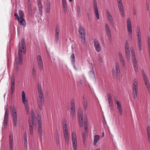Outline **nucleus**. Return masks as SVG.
<instances>
[{"label":"nucleus","instance_id":"nucleus-1","mask_svg":"<svg viewBox=\"0 0 150 150\" xmlns=\"http://www.w3.org/2000/svg\"><path fill=\"white\" fill-rule=\"evenodd\" d=\"M37 86L39 96V99L38 100V104L39 109L41 110L42 109V106L44 103V98L42 89L41 84L38 83L37 84Z\"/></svg>","mask_w":150,"mask_h":150},{"label":"nucleus","instance_id":"nucleus-2","mask_svg":"<svg viewBox=\"0 0 150 150\" xmlns=\"http://www.w3.org/2000/svg\"><path fill=\"white\" fill-rule=\"evenodd\" d=\"M21 44V48L23 50H21L19 48V65H21L22 64L23 56L21 53L22 52L24 54H25L26 52V47L25 38H23L22 39Z\"/></svg>","mask_w":150,"mask_h":150},{"label":"nucleus","instance_id":"nucleus-3","mask_svg":"<svg viewBox=\"0 0 150 150\" xmlns=\"http://www.w3.org/2000/svg\"><path fill=\"white\" fill-rule=\"evenodd\" d=\"M63 128L64 135L66 143L68 144L69 142V133L67 129V124L65 121L63 122Z\"/></svg>","mask_w":150,"mask_h":150},{"label":"nucleus","instance_id":"nucleus-4","mask_svg":"<svg viewBox=\"0 0 150 150\" xmlns=\"http://www.w3.org/2000/svg\"><path fill=\"white\" fill-rule=\"evenodd\" d=\"M24 13L23 11H19V25L21 26V30H24V28L26 26Z\"/></svg>","mask_w":150,"mask_h":150},{"label":"nucleus","instance_id":"nucleus-5","mask_svg":"<svg viewBox=\"0 0 150 150\" xmlns=\"http://www.w3.org/2000/svg\"><path fill=\"white\" fill-rule=\"evenodd\" d=\"M132 94L134 99H136L138 91V82L137 79L134 78L132 87Z\"/></svg>","mask_w":150,"mask_h":150},{"label":"nucleus","instance_id":"nucleus-6","mask_svg":"<svg viewBox=\"0 0 150 150\" xmlns=\"http://www.w3.org/2000/svg\"><path fill=\"white\" fill-rule=\"evenodd\" d=\"M79 33L80 36L81 41L82 44H84L85 41L86 32L84 27L82 26L79 27Z\"/></svg>","mask_w":150,"mask_h":150},{"label":"nucleus","instance_id":"nucleus-7","mask_svg":"<svg viewBox=\"0 0 150 150\" xmlns=\"http://www.w3.org/2000/svg\"><path fill=\"white\" fill-rule=\"evenodd\" d=\"M10 108L11 111L12 112L13 125L15 127H16L17 125V117L16 113V108L14 106L13 108H12V106H11Z\"/></svg>","mask_w":150,"mask_h":150},{"label":"nucleus","instance_id":"nucleus-8","mask_svg":"<svg viewBox=\"0 0 150 150\" xmlns=\"http://www.w3.org/2000/svg\"><path fill=\"white\" fill-rule=\"evenodd\" d=\"M84 127H85L84 132L82 133V139L83 144L85 145L86 143V137L87 136L88 134V131L87 130V120H84Z\"/></svg>","mask_w":150,"mask_h":150},{"label":"nucleus","instance_id":"nucleus-9","mask_svg":"<svg viewBox=\"0 0 150 150\" xmlns=\"http://www.w3.org/2000/svg\"><path fill=\"white\" fill-rule=\"evenodd\" d=\"M142 73L144 81L147 87L149 94L150 95V85L148 78L144 70H142Z\"/></svg>","mask_w":150,"mask_h":150},{"label":"nucleus","instance_id":"nucleus-10","mask_svg":"<svg viewBox=\"0 0 150 150\" xmlns=\"http://www.w3.org/2000/svg\"><path fill=\"white\" fill-rule=\"evenodd\" d=\"M71 141L74 150H76L77 147V140L76 135L74 132H73L71 134Z\"/></svg>","mask_w":150,"mask_h":150},{"label":"nucleus","instance_id":"nucleus-11","mask_svg":"<svg viewBox=\"0 0 150 150\" xmlns=\"http://www.w3.org/2000/svg\"><path fill=\"white\" fill-rule=\"evenodd\" d=\"M93 6L95 15L97 19H99V15L96 0H93Z\"/></svg>","mask_w":150,"mask_h":150},{"label":"nucleus","instance_id":"nucleus-12","mask_svg":"<svg viewBox=\"0 0 150 150\" xmlns=\"http://www.w3.org/2000/svg\"><path fill=\"white\" fill-rule=\"evenodd\" d=\"M22 100L23 103L24 104L25 110L28 114L29 113V108L27 100L26 99L25 93L24 91L22 92Z\"/></svg>","mask_w":150,"mask_h":150},{"label":"nucleus","instance_id":"nucleus-13","mask_svg":"<svg viewBox=\"0 0 150 150\" xmlns=\"http://www.w3.org/2000/svg\"><path fill=\"white\" fill-rule=\"evenodd\" d=\"M118 7L122 16L124 17L125 16L124 9L122 0H117Z\"/></svg>","mask_w":150,"mask_h":150},{"label":"nucleus","instance_id":"nucleus-14","mask_svg":"<svg viewBox=\"0 0 150 150\" xmlns=\"http://www.w3.org/2000/svg\"><path fill=\"white\" fill-rule=\"evenodd\" d=\"M37 64L39 68L41 71L43 70V63L41 57L40 55H38L37 57Z\"/></svg>","mask_w":150,"mask_h":150},{"label":"nucleus","instance_id":"nucleus-15","mask_svg":"<svg viewBox=\"0 0 150 150\" xmlns=\"http://www.w3.org/2000/svg\"><path fill=\"white\" fill-rule=\"evenodd\" d=\"M127 28L128 33L131 36L132 33V28L131 19L129 17L127 19Z\"/></svg>","mask_w":150,"mask_h":150},{"label":"nucleus","instance_id":"nucleus-16","mask_svg":"<svg viewBox=\"0 0 150 150\" xmlns=\"http://www.w3.org/2000/svg\"><path fill=\"white\" fill-rule=\"evenodd\" d=\"M78 118L79 126L80 127H82L83 125V111L81 110H80L78 111Z\"/></svg>","mask_w":150,"mask_h":150},{"label":"nucleus","instance_id":"nucleus-17","mask_svg":"<svg viewBox=\"0 0 150 150\" xmlns=\"http://www.w3.org/2000/svg\"><path fill=\"white\" fill-rule=\"evenodd\" d=\"M36 125V122H34L31 120L29 121V129L30 135L33 134L34 128V126L35 127Z\"/></svg>","mask_w":150,"mask_h":150},{"label":"nucleus","instance_id":"nucleus-18","mask_svg":"<svg viewBox=\"0 0 150 150\" xmlns=\"http://www.w3.org/2000/svg\"><path fill=\"white\" fill-rule=\"evenodd\" d=\"M106 12L108 20L110 23L112 25V26L113 27L114 23L112 17L110 12L108 9L106 10Z\"/></svg>","mask_w":150,"mask_h":150},{"label":"nucleus","instance_id":"nucleus-19","mask_svg":"<svg viewBox=\"0 0 150 150\" xmlns=\"http://www.w3.org/2000/svg\"><path fill=\"white\" fill-rule=\"evenodd\" d=\"M105 30L106 34L108 37V39L109 40H110L112 37L111 31L109 25L107 23L105 24Z\"/></svg>","mask_w":150,"mask_h":150},{"label":"nucleus","instance_id":"nucleus-20","mask_svg":"<svg viewBox=\"0 0 150 150\" xmlns=\"http://www.w3.org/2000/svg\"><path fill=\"white\" fill-rule=\"evenodd\" d=\"M38 134L41 140H42V135L43 134V131L42 128V124L41 121L39 120L38 122Z\"/></svg>","mask_w":150,"mask_h":150},{"label":"nucleus","instance_id":"nucleus-21","mask_svg":"<svg viewBox=\"0 0 150 150\" xmlns=\"http://www.w3.org/2000/svg\"><path fill=\"white\" fill-rule=\"evenodd\" d=\"M129 44L127 41L126 42L125 49L126 58L129 59L130 58V54L129 52Z\"/></svg>","mask_w":150,"mask_h":150},{"label":"nucleus","instance_id":"nucleus-22","mask_svg":"<svg viewBox=\"0 0 150 150\" xmlns=\"http://www.w3.org/2000/svg\"><path fill=\"white\" fill-rule=\"evenodd\" d=\"M94 46L96 51L97 52H99L101 50V46L99 41L96 39L94 40Z\"/></svg>","mask_w":150,"mask_h":150},{"label":"nucleus","instance_id":"nucleus-23","mask_svg":"<svg viewBox=\"0 0 150 150\" xmlns=\"http://www.w3.org/2000/svg\"><path fill=\"white\" fill-rule=\"evenodd\" d=\"M71 115H72L73 117L75 116V105L74 103V100L72 99L71 101Z\"/></svg>","mask_w":150,"mask_h":150},{"label":"nucleus","instance_id":"nucleus-24","mask_svg":"<svg viewBox=\"0 0 150 150\" xmlns=\"http://www.w3.org/2000/svg\"><path fill=\"white\" fill-rule=\"evenodd\" d=\"M119 59L122 67L126 69L125 64L123 57L120 52L118 53Z\"/></svg>","mask_w":150,"mask_h":150},{"label":"nucleus","instance_id":"nucleus-25","mask_svg":"<svg viewBox=\"0 0 150 150\" xmlns=\"http://www.w3.org/2000/svg\"><path fill=\"white\" fill-rule=\"evenodd\" d=\"M59 31V27L57 26L56 27L55 31V39L56 42L57 43L58 42Z\"/></svg>","mask_w":150,"mask_h":150},{"label":"nucleus","instance_id":"nucleus-26","mask_svg":"<svg viewBox=\"0 0 150 150\" xmlns=\"http://www.w3.org/2000/svg\"><path fill=\"white\" fill-rule=\"evenodd\" d=\"M132 61L133 62V66L135 71H137L138 70V64L136 57H132Z\"/></svg>","mask_w":150,"mask_h":150},{"label":"nucleus","instance_id":"nucleus-27","mask_svg":"<svg viewBox=\"0 0 150 150\" xmlns=\"http://www.w3.org/2000/svg\"><path fill=\"white\" fill-rule=\"evenodd\" d=\"M137 38L138 43V46L139 49L140 51L142 50V43L141 42L142 38L141 34H137Z\"/></svg>","mask_w":150,"mask_h":150},{"label":"nucleus","instance_id":"nucleus-28","mask_svg":"<svg viewBox=\"0 0 150 150\" xmlns=\"http://www.w3.org/2000/svg\"><path fill=\"white\" fill-rule=\"evenodd\" d=\"M115 71L117 77L119 79L120 71L119 64L118 63H116L115 64Z\"/></svg>","mask_w":150,"mask_h":150},{"label":"nucleus","instance_id":"nucleus-29","mask_svg":"<svg viewBox=\"0 0 150 150\" xmlns=\"http://www.w3.org/2000/svg\"><path fill=\"white\" fill-rule=\"evenodd\" d=\"M116 104L119 114L120 115H122V111L121 103L119 102H117Z\"/></svg>","mask_w":150,"mask_h":150},{"label":"nucleus","instance_id":"nucleus-30","mask_svg":"<svg viewBox=\"0 0 150 150\" xmlns=\"http://www.w3.org/2000/svg\"><path fill=\"white\" fill-rule=\"evenodd\" d=\"M108 102L110 107H112L113 106V103L112 100V98L111 94L109 93L108 95Z\"/></svg>","mask_w":150,"mask_h":150},{"label":"nucleus","instance_id":"nucleus-31","mask_svg":"<svg viewBox=\"0 0 150 150\" xmlns=\"http://www.w3.org/2000/svg\"><path fill=\"white\" fill-rule=\"evenodd\" d=\"M45 8L46 12L49 13L50 9V2L47 1L46 3Z\"/></svg>","mask_w":150,"mask_h":150},{"label":"nucleus","instance_id":"nucleus-32","mask_svg":"<svg viewBox=\"0 0 150 150\" xmlns=\"http://www.w3.org/2000/svg\"><path fill=\"white\" fill-rule=\"evenodd\" d=\"M100 136L98 135H95L94 136V139L93 140V144L96 145L98 142L100 140Z\"/></svg>","mask_w":150,"mask_h":150},{"label":"nucleus","instance_id":"nucleus-33","mask_svg":"<svg viewBox=\"0 0 150 150\" xmlns=\"http://www.w3.org/2000/svg\"><path fill=\"white\" fill-rule=\"evenodd\" d=\"M38 4L39 7L40 13H41V14L42 15V5L41 2L40 0H38Z\"/></svg>","mask_w":150,"mask_h":150},{"label":"nucleus","instance_id":"nucleus-34","mask_svg":"<svg viewBox=\"0 0 150 150\" xmlns=\"http://www.w3.org/2000/svg\"><path fill=\"white\" fill-rule=\"evenodd\" d=\"M24 146L27 148V134L26 132H25L24 135Z\"/></svg>","mask_w":150,"mask_h":150},{"label":"nucleus","instance_id":"nucleus-35","mask_svg":"<svg viewBox=\"0 0 150 150\" xmlns=\"http://www.w3.org/2000/svg\"><path fill=\"white\" fill-rule=\"evenodd\" d=\"M13 136L12 135H10L9 136V145L10 149V150H12L13 145Z\"/></svg>","mask_w":150,"mask_h":150},{"label":"nucleus","instance_id":"nucleus-36","mask_svg":"<svg viewBox=\"0 0 150 150\" xmlns=\"http://www.w3.org/2000/svg\"><path fill=\"white\" fill-rule=\"evenodd\" d=\"M7 110V108H6V111L4 118V121H8V110Z\"/></svg>","mask_w":150,"mask_h":150},{"label":"nucleus","instance_id":"nucleus-37","mask_svg":"<svg viewBox=\"0 0 150 150\" xmlns=\"http://www.w3.org/2000/svg\"><path fill=\"white\" fill-rule=\"evenodd\" d=\"M32 118H29V121L31 120L34 122H36V119L35 118V116L34 113H31Z\"/></svg>","mask_w":150,"mask_h":150},{"label":"nucleus","instance_id":"nucleus-38","mask_svg":"<svg viewBox=\"0 0 150 150\" xmlns=\"http://www.w3.org/2000/svg\"><path fill=\"white\" fill-rule=\"evenodd\" d=\"M11 92L12 93H13L14 92V81L13 79H12L11 81Z\"/></svg>","mask_w":150,"mask_h":150},{"label":"nucleus","instance_id":"nucleus-39","mask_svg":"<svg viewBox=\"0 0 150 150\" xmlns=\"http://www.w3.org/2000/svg\"><path fill=\"white\" fill-rule=\"evenodd\" d=\"M147 132L149 141L150 143V126H149L147 129Z\"/></svg>","mask_w":150,"mask_h":150},{"label":"nucleus","instance_id":"nucleus-40","mask_svg":"<svg viewBox=\"0 0 150 150\" xmlns=\"http://www.w3.org/2000/svg\"><path fill=\"white\" fill-rule=\"evenodd\" d=\"M130 51L131 52L132 57H136L135 53L134 51V49L133 47H130Z\"/></svg>","mask_w":150,"mask_h":150},{"label":"nucleus","instance_id":"nucleus-41","mask_svg":"<svg viewBox=\"0 0 150 150\" xmlns=\"http://www.w3.org/2000/svg\"><path fill=\"white\" fill-rule=\"evenodd\" d=\"M62 5L64 11L66 10L67 4L66 0H62Z\"/></svg>","mask_w":150,"mask_h":150},{"label":"nucleus","instance_id":"nucleus-42","mask_svg":"<svg viewBox=\"0 0 150 150\" xmlns=\"http://www.w3.org/2000/svg\"><path fill=\"white\" fill-rule=\"evenodd\" d=\"M71 61L74 63L75 60V55L74 53L72 54L70 57Z\"/></svg>","mask_w":150,"mask_h":150},{"label":"nucleus","instance_id":"nucleus-43","mask_svg":"<svg viewBox=\"0 0 150 150\" xmlns=\"http://www.w3.org/2000/svg\"><path fill=\"white\" fill-rule=\"evenodd\" d=\"M16 63V70L18 71V59L17 57H16V58L15 59Z\"/></svg>","mask_w":150,"mask_h":150},{"label":"nucleus","instance_id":"nucleus-44","mask_svg":"<svg viewBox=\"0 0 150 150\" xmlns=\"http://www.w3.org/2000/svg\"><path fill=\"white\" fill-rule=\"evenodd\" d=\"M28 11L29 12V13L31 14H32V7L31 6V5L30 4H28Z\"/></svg>","mask_w":150,"mask_h":150},{"label":"nucleus","instance_id":"nucleus-45","mask_svg":"<svg viewBox=\"0 0 150 150\" xmlns=\"http://www.w3.org/2000/svg\"><path fill=\"white\" fill-rule=\"evenodd\" d=\"M32 74L33 77H35L36 75V70L34 67H33L32 70Z\"/></svg>","mask_w":150,"mask_h":150},{"label":"nucleus","instance_id":"nucleus-46","mask_svg":"<svg viewBox=\"0 0 150 150\" xmlns=\"http://www.w3.org/2000/svg\"><path fill=\"white\" fill-rule=\"evenodd\" d=\"M84 100L83 101V106H87V103L86 100L84 99V97H83Z\"/></svg>","mask_w":150,"mask_h":150},{"label":"nucleus","instance_id":"nucleus-47","mask_svg":"<svg viewBox=\"0 0 150 150\" xmlns=\"http://www.w3.org/2000/svg\"><path fill=\"white\" fill-rule=\"evenodd\" d=\"M77 11L79 13H80L81 8L80 6H78L77 7Z\"/></svg>","mask_w":150,"mask_h":150},{"label":"nucleus","instance_id":"nucleus-48","mask_svg":"<svg viewBox=\"0 0 150 150\" xmlns=\"http://www.w3.org/2000/svg\"><path fill=\"white\" fill-rule=\"evenodd\" d=\"M137 34H140V29L139 27H137Z\"/></svg>","mask_w":150,"mask_h":150},{"label":"nucleus","instance_id":"nucleus-49","mask_svg":"<svg viewBox=\"0 0 150 150\" xmlns=\"http://www.w3.org/2000/svg\"><path fill=\"white\" fill-rule=\"evenodd\" d=\"M14 15H15V16L16 17V19L17 20L18 22L19 23V17L18 16V14L17 13H15Z\"/></svg>","mask_w":150,"mask_h":150},{"label":"nucleus","instance_id":"nucleus-50","mask_svg":"<svg viewBox=\"0 0 150 150\" xmlns=\"http://www.w3.org/2000/svg\"><path fill=\"white\" fill-rule=\"evenodd\" d=\"M56 142L57 144L58 145L60 144V140L59 137L56 139Z\"/></svg>","mask_w":150,"mask_h":150},{"label":"nucleus","instance_id":"nucleus-51","mask_svg":"<svg viewBox=\"0 0 150 150\" xmlns=\"http://www.w3.org/2000/svg\"><path fill=\"white\" fill-rule=\"evenodd\" d=\"M114 100L115 102H116V104H117V102H119L117 100V96L115 97Z\"/></svg>","mask_w":150,"mask_h":150},{"label":"nucleus","instance_id":"nucleus-52","mask_svg":"<svg viewBox=\"0 0 150 150\" xmlns=\"http://www.w3.org/2000/svg\"><path fill=\"white\" fill-rule=\"evenodd\" d=\"M8 121H6L4 120L3 124L4 125L5 127H6L7 125V122Z\"/></svg>","mask_w":150,"mask_h":150},{"label":"nucleus","instance_id":"nucleus-53","mask_svg":"<svg viewBox=\"0 0 150 150\" xmlns=\"http://www.w3.org/2000/svg\"><path fill=\"white\" fill-rule=\"evenodd\" d=\"M83 108L85 111H86L87 110L88 108L87 106H83Z\"/></svg>","mask_w":150,"mask_h":150},{"label":"nucleus","instance_id":"nucleus-54","mask_svg":"<svg viewBox=\"0 0 150 150\" xmlns=\"http://www.w3.org/2000/svg\"><path fill=\"white\" fill-rule=\"evenodd\" d=\"M133 14L134 15H136V14H137V11H136L135 10H133Z\"/></svg>","mask_w":150,"mask_h":150},{"label":"nucleus","instance_id":"nucleus-55","mask_svg":"<svg viewBox=\"0 0 150 150\" xmlns=\"http://www.w3.org/2000/svg\"><path fill=\"white\" fill-rule=\"evenodd\" d=\"M90 13H87V16L88 19L90 18Z\"/></svg>","mask_w":150,"mask_h":150},{"label":"nucleus","instance_id":"nucleus-56","mask_svg":"<svg viewBox=\"0 0 150 150\" xmlns=\"http://www.w3.org/2000/svg\"><path fill=\"white\" fill-rule=\"evenodd\" d=\"M34 112V111L33 110V109H32L31 110V113H33Z\"/></svg>","mask_w":150,"mask_h":150},{"label":"nucleus","instance_id":"nucleus-57","mask_svg":"<svg viewBox=\"0 0 150 150\" xmlns=\"http://www.w3.org/2000/svg\"><path fill=\"white\" fill-rule=\"evenodd\" d=\"M99 61L100 62H102V59L101 58H100V59H99Z\"/></svg>","mask_w":150,"mask_h":150},{"label":"nucleus","instance_id":"nucleus-58","mask_svg":"<svg viewBox=\"0 0 150 150\" xmlns=\"http://www.w3.org/2000/svg\"><path fill=\"white\" fill-rule=\"evenodd\" d=\"M146 10L147 11H148L149 10V7L148 6L146 7Z\"/></svg>","mask_w":150,"mask_h":150},{"label":"nucleus","instance_id":"nucleus-59","mask_svg":"<svg viewBox=\"0 0 150 150\" xmlns=\"http://www.w3.org/2000/svg\"><path fill=\"white\" fill-rule=\"evenodd\" d=\"M91 72L93 75L94 76H95V74L94 72L93 71H92Z\"/></svg>","mask_w":150,"mask_h":150},{"label":"nucleus","instance_id":"nucleus-60","mask_svg":"<svg viewBox=\"0 0 150 150\" xmlns=\"http://www.w3.org/2000/svg\"><path fill=\"white\" fill-rule=\"evenodd\" d=\"M112 73L113 74H115V71L114 70H113L112 71Z\"/></svg>","mask_w":150,"mask_h":150},{"label":"nucleus","instance_id":"nucleus-61","mask_svg":"<svg viewBox=\"0 0 150 150\" xmlns=\"http://www.w3.org/2000/svg\"><path fill=\"white\" fill-rule=\"evenodd\" d=\"M80 83L81 84H82V81L81 80H80Z\"/></svg>","mask_w":150,"mask_h":150},{"label":"nucleus","instance_id":"nucleus-62","mask_svg":"<svg viewBox=\"0 0 150 150\" xmlns=\"http://www.w3.org/2000/svg\"><path fill=\"white\" fill-rule=\"evenodd\" d=\"M102 134H103V136H102L101 137H103V136H104V132H103V133H102Z\"/></svg>","mask_w":150,"mask_h":150},{"label":"nucleus","instance_id":"nucleus-63","mask_svg":"<svg viewBox=\"0 0 150 150\" xmlns=\"http://www.w3.org/2000/svg\"><path fill=\"white\" fill-rule=\"evenodd\" d=\"M149 30H150V23H149Z\"/></svg>","mask_w":150,"mask_h":150},{"label":"nucleus","instance_id":"nucleus-64","mask_svg":"<svg viewBox=\"0 0 150 150\" xmlns=\"http://www.w3.org/2000/svg\"><path fill=\"white\" fill-rule=\"evenodd\" d=\"M95 150H100V149H96Z\"/></svg>","mask_w":150,"mask_h":150}]
</instances>
